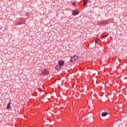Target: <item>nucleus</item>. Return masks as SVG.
Returning <instances> with one entry per match:
<instances>
[{"instance_id": "f257e3e1", "label": "nucleus", "mask_w": 127, "mask_h": 127, "mask_svg": "<svg viewBox=\"0 0 127 127\" xmlns=\"http://www.w3.org/2000/svg\"><path fill=\"white\" fill-rule=\"evenodd\" d=\"M25 24V20L22 18H19L15 21L16 25H20L21 24Z\"/></svg>"}, {"instance_id": "f03ea898", "label": "nucleus", "mask_w": 127, "mask_h": 127, "mask_svg": "<svg viewBox=\"0 0 127 127\" xmlns=\"http://www.w3.org/2000/svg\"><path fill=\"white\" fill-rule=\"evenodd\" d=\"M49 73V70L48 69L45 68L42 70V74L43 76H46V75H48V73Z\"/></svg>"}, {"instance_id": "7ed1b4c3", "label": "nucleus", "mask_w": 127, "mask_h": 127, "mask_svg": "<svg viewBox=\"0 0 127 127\" xmlns=\"http://www.w3.org/2000/svg\"><path fill=\"white\" fill-rule=\"evenodd\" d=\"M77 60H78V56H72L70 58V62H74L75 61H77Z\"/></svg>"}, {"instance_id": "20e7f679", "label": "nucleus", "mask_w": 127, "mask_h": 127, "mask_svg": "<svg viewBox=\"0 0 127 127\" xmlns=\"http://www.w3.org/2000/svg\"><path fill=\"white\" fill-rule=\"evenodd\" d=\"M79 12H80L79 11H78V10H73L72 11V15H73V16H75V15H77L79 14Z\"/></svg>"}, {"instance_id": "39448f33", "label": "nucleus", "mask_w": 127, "mask_h": 127, "mask_svg": "<svg viewBox=\"0 0 127 127\" xmlns=\"http://www.w3.org/2000/svg\"><path fill=\"white\" fill-rule=\"evenodd\" d=\"M59 65H60V66H63L64 65V61H60L59 62Z\"/></svg>"}, {"instance_id": "423d86ee", "label": "nucleus", "mask_w": 127, "mask_h": 127, "mask_svg": "<svg viewBox=\"0 0 127 127\" xmlns=\"http://www.w3.org/2000/svg\"><path fill=\"white\" fill-rule=\"evenodd\" d=\"M61 68V65H60V64L57 65L55 67L56 70H59Z\"/></svg>"}, {"instance_id": "0eeeda50", "label": "nucleus", "mask_w": 127, "mask_h": 127, "mask_svg": "<svg viewBox=\"0 0 127 127\" xmlns=\"http://www.w3.org/2000/svg\"><path fill=\"white\" fill-rule=\"evenodd\" d=\"M107 115H108L107 113L103 112L102 113L101 116H102V117H106V116H107Z\"/></svg>"}, {"instance_id": "6e6552de", "label": "nucleus", "mask_w": 127, "mask_h": 127, "mask_svg": "<svg viewBox=\"0 0 127 127\" xmlns=\"http://www.w3.org/2000/svg\"><path fill=\"white\" fill-rule=\"evenodd\" d=\"M10 104H11V102H9L7 106V110H9V109H10V107H9V106H10Z\"/></svg>"}, {"instance_id": "1a4fd4ad", "label": "nucleus", "mask_w": 127, "mask_h": 127, "mask_svg": "<svg viewBox=\"0 0 127 127\" xmlns=\"http://www.w3.org/2000/svg\"><path fill=\"white\" fill-rule=\"evenodd\" d=\"M89 1V0H84L83 2H84V5H86V4H87V2H88V1Z\"/></svg>"}, {"instance_id": "9d476101", "label": "nucleus", "mask_w": 127, "mask_h": 127, "mask_svg": "<svg viewBox=\"0 0 127 127\" xmlns=\"http://www.w3.org/2000/svg\"><path fill=\"white\" fill-rule=\"evenodd\" d=\"M106 37H108V35H105L101 38V39H105Z\"/></svg>"}, {"instance_id": "9b49d317", "label": "nucleus", "mask_w": 127, "mask_h": 127, "mask_svg": "<svg viewBox=\"0 0 127 127\" xmlns=\"http://www.w3.org/2000/svg\"><path fill=\"white\" fill-rule=\"evenodd\" d=\"M29 14H30L29 12H26V13H25L26 16H28L29 15Z\"/></svg>"}, {"instance_id": "f8f14e48", "label": "nucleus", "mask_w": 127, "mask_h": 127, "mask_svg": "<svg viewBox=\"0 0 127 127\" xmlns=\"http://www.w3.org/2000/svg\"><path fill=\"white\" fill-rule=\"evenodd\" d=\"M99 40H100V39H96L95 40V41L96 43H98V42H99Z\"/></svg>"}, {"instance_id": "ddd939ff", "label": "nucleus", "mask_w": 127, "mask_h": 127, "mask_svg": "<svg viewBox=\"0 0 127 127\" xmlns=\"http://www.w3.org/2000/svg\"><path fill=\"white\" fill-rule=\"evenodd\" d=\"M71 4H72V5L75 6V5H76V3H75V2H72L71 3Z\"/></svg>"}, {"instance_id": "4468645a", "label": "nucleus", "mask_w": 127, "mask_h": 127, "mask_svg": "<svg viewBox=\"0 0 127 127\" xmlns=\"http://www.w3.org/2000/svg\"><path fill=\"white\" fill-rule=\"evenodd\" d=\"M103 23H104V24H107V22H106V21H103Z\"/></svg>"}]
</instances>
